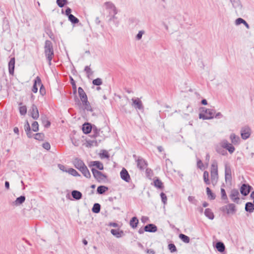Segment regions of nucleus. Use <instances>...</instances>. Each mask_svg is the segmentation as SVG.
I'll list each match as a JSON object with an SVG mask.
<instances>
[{
  "label": "nucleus",
  "mask_w": 254,
  "mask_h": 254,
  "mask_svg": "<svg viewBox=\"0 0 254 254\" xmlns=\"http://www.w3.org/2000/svg\"><path fill=\"white\" fill-rule=\"evenodd\" d=\"M206 193L208 196L209 199L211 200H214L215 198V195L209 189V188L207 187L206 189Z\"/></svg>",
  "instance_id": "obj_34"
},
{
  "label": "nucleus",
  "mask_w": 254,
  "mask_h": 254,
  "mask_svg": "<svg viewBox=\"0 0 254 254\" xmlns=\"http://www.w3.org/2000/svg\"><path fill=\"white\" fill-rule=\"evenodd\" d=\"M157 230V227L152 224H149L144 227V231L149 232H155Z\"/></svg>",
  "instance_id": "obj_21"
},
{
  "label": "nucleus",
  "mask_w": 254,
  "mask_h": 254,
  "mask_svg": "<svg viewBox=\"0 0 254 254\" xmlns=\"http://www.w3.org/2000/svg\"><path fill=\"white\" fill-rule=\"evenodd\" d=\"M69 174L72 175L73 176H79L80 175L79 173L74 169L70 168L67 171Z\"/></svg>",
  "instance_id": "obj_42"
},
{
  "label": "nucleus",
  "mask_w": 254,
  "mask_h": 254,
  "mask_svg": "<svg viewBox=\"0 0 254 254\" xmlns=\"http://www.w3.org/2000/svg\"><path fill=\"white\" fill-rule=\"evenodd\" d=\"M230 139L231 142V144H232L233 145H239L241 142V139L240 137L235 133H231L230 135Z\"/></svg>",
  "instance_id": "obj_12"
},
{
  "label": "nucleus",
  "mask_w": 254,
  "mask_h": 254,
  "mask_svg": "<svg viewBox=\"0 0 254 254\" xmlns=\"http://www.w3.org/2000/svg\"><path fill=\"white\" fill-rule=\"evenodd\" d=\"M221 196L222 198L223 199H226L227 198V195L225 192V190L224 189L221 188Z\"/></svg>",
  "instance_id": "obj_55"
},
{
  "label": "nucleus",
  "mask_w": 254,
  "mask_h": 254,
  "mask_svg": "<svg viewBox=\"0 0 254 254\" xmlns=\"http://www.w3.org/2000/svg\"><path fill=\"white\" fill-rule=\"evenodd\" d=\"M197 166L200 169H202L203 167V164L200 159L198 160L197 161Z\"/></svg>",
  "instance_id": "obj_57"
},
{
  "label": "nucleus",
  "mask_w": 254,
  "mask_h": 254,
  "mask_svg": "<svg viewBox=\"0 0 254 254\" xmlns=\"http://www.w3.org/2000/svg\"><path fill=\"white\" fill-rule=\"evenodd\" d=\"M111 233L113 235L118 238L122 237L124 235L123 231L118 229H112Z\"/></svg>",
  "instance_id": "obj_26"
},
{
  "label": "nucleus",
  "mask_w": 254,
  "mask_h": 254,
  "mask_svg": "<svg viewBox=\"0 0 254 254\" xmlns=\"http://www.w3.org/2000/svg\"><path fill=\"white\" fill-rule=\"evenodd\" d=\"M39 92L42 96H44L46 94L45 89L42 83H41V84L40 85Z\"/></svg>",
  "instance_id": "obj_53"
},
{
  "label": "nucleus",
  "mask_w": 254,
  "mask_h": 254,
  "mask_svg": "<svg viewBox=\"0 0 254 254\" xmlns=\"http://www.w3.org/2000/svg\"><path fill=\"white\" fill-rule=\"evenodd\" d=\"M68 20L72 23V24H76L79 22V20L77 18L75 17L72 14L69 15L68 17Z\"/></svg>",
  "instance_id": "obj_38"
},
{
  "label": "nucleus",
  "mask_w": 254,
  "mask_h": 254,
  "mask_svg": "<svg viewBox=\"0 0 254 254\" xmlns=\"http://www.w3.org/2000/svg\"><path fill=\"white\" fill-rule=\"evenodd\" d=\"M108 188L104 186H100L97 188V191L99 194H103L108 190Z\"/></svg>",
  "instance_id": "obj_36"
},
{
  "label": "nucleus",
  "mask_w": 254,
  "mask_h": 254,
  "mask_svg": "<svg viewBox=\"0 0 254 254\" xmlns=\"http://www.w3.org/2000/svg\"><path fill=\"white\" fill-rule=\"evenodd\" d=\"M100 156H101V158H109V154H108V152L106 150L103 151V152L102 153H101Z\"/></svg>",
  "instance_id": "obj_54"
},
{
  "label": "nucleus",
  "mask_w": 254,
  "mask_h": 254,
  "mask_svg": "<svg viewBox=\"0 0 254 254\" xmlns=\"http://www.w3.org/2000/svg\"><path fill=\"white\" fill-rule=\"evenodd\" d=\"M252 189V187L249 185L243 184L242 185L241 189L240 191L241 193L244 196L247 195L251 190Z\"/></svg>",
  "instance_id": "obj_15"
},
{
  "label": "nucleus",
  "mask_w": 254,
  "mask_h": 254,
  "mask_svg": "<svg viewBox=\"0 0 254 254\" xmlns=\"http://www.w3.org/2000/svg\"><path fill=\"white\" fill-rule=\"evenodd\" d=\"M25 197L24 196L21 195L17 197L13 203L15 205L18 206L22 204L25 201Z\"/></svg>",
  "instance_id": "obj_31"
},
{
  "label": "nucleus",
  "mask_w": 254,
  "mask_h": 254,
  "mask_svg": "<svg viewBox=\"0 0 254 254\" xmlns=\"http://www.w3.org/2000/svg\"><path fill=\"white\" fill-rule=\"evenodd\" d=\"M215 112L213 109L203 108L202 113L199 115L200 119L209 120L214 118Z\"/></svg>",
  "instance_id": "obj_4"
},
{
  "label": "nucleus",
  "mask_w": 254,
  "mask_h": 254,
  "mask_svg": "<svg viewBox=\"0 0 254 254\" xmlns=\"http://www.w3.org/2000/svg\"><path fill=\"white\" fill-rule=\"evenodd\" d=\"M70 83L72 85L73 88L74 89V92H76V91L75 82L72 77L70 78Z\"/></svg>",
  "instance_id": "obj_59"
},
{
  "label": "nucleus",
  "mask_w": 254,
  "mask_h": 254,
  "mask_svg": "<svg viewBox=\"0 0 254 254\" xmlns=\"http://www.w3.org/2000/svg\"><path fill=\"white\" fill-rule=\"evenodd\" d=\"M78 93L82 102L86 101L87 100H88L87 95L82 88L80 87H78Z\"/></svg>",
  "instance_id": "obj_19"
},
{
  "label": "nucleus",
  "mask_w": 254,
  "mask_h": 254,
  "mask_svg": "<svg viewBox=\"0 0 254 254\" xmlns=\"http://www.w3.org/2000/svg\"><path fill=\"white\" fill-rule=\"evenodd\" d=\"M131 100L132 101V106H133L135 108L138 110L143 109V107L142 102L139 98H132Z\"/></svg>",
  "instance_id": "obj_10"
},
{
  "label": "nucleus",
  "mask_w": 254,
  "mask_h": 254,
  "mask_svg": "<svg viewBox=\"0 0 254 254\" xmlns=\"http://www.w3.org/2000/svg\"><path fill=\"white\" fill-rule=\"evenodd\" d=\"M149 220V218L147 216H142L141 218V221L142 223H145Z\"/></svg>",
  "instance_id": "obj_61"
},
{
  "label": "nucleus",
  "mask_w": 254,
  "mask_h": 254,
  "mask_svg": "<svg viewBox=\"0 0 254 254\" xmlns=\"http://www.w3.org/2000/svg\"><path fill=\"white\" fill-rule=\"evenodd\" d=\"M215 149L217 153L223 156H226L228 154L227 150L230 154H232L235 150L234 146L226 139H223L216 144Z\"/></svg>",
  "instance_id": "obj_1"
},
{
  "label": "nucleus",
  "mask_w": 254,
  "mask_h": 254,
  "mask_svg": "<svg viewBox=\"0 0 254 254\" xmlns=\"http://www.w3.org/2000/svg\"><path fill=\"white\" fill-rule=\"evenodd\" d=\"M245 210L249 213H252L254 211V203L248 202L245 204Z\"/></svg>",
  "instance_id": "obj_25"
},
{
  "label": "nucleus",
  "mask_w": 254,
  "mask_h": 254,
  "mask_svg": "<svg viewBox=\"0 0 254 254\" xmlns=\"http://www.w3.org/2000/svg\"><path fill=\"white\" fill-rule=\"evenodd\" d=\"M179 238L183 241L184 242L186 243H189L190 241V238L183 234H181L179 235Z\"/></svg>",
  "instance_id": "obj_40"
},
{
  "label": "nucleus",
  "mask_w": 254,
  "mask_h": 254,
  "mask_svg": "<svg viewBox=\"0 0 254 254\" xmlns=\"http://www.w3.org/2000/svg\"><path fill=\"white\" fill-rule=\"evenodd\" d=\"M160 196L161 197L162 201L164 204H166L167 200V198L166 194L163 192H161L160 194Z\"/></svg>",
  "instance_id": "obj_51"
},
{
  "label": "nucleus",
  "mask_w": 254,
  "mask_h": 254,
  "mask_svg": "<svg viewBox=\"0 0 254 254\" xmlns=\"http://www.w3.org/2000/svg\"><path fill=\"white\" fill-rule=\"evenodd\" d=\"M215 116V117L216 118H218V119H220V118H222L223 117V115H222V114L220 113V112H218L217 113V114H216Z\"/></svg>",
  "instance_id": "obj_63"
},
{
  "label": "nucleus",
  "mask_w": 254,
  "mask_h": 254,
  "mask_svg": "<svg viewBox=\"0 0 254 254\" xmlns=\"http://www.w3.org/2000/svg\"><path fill=\"white\" fill-rule=\"evenodd\" d=\"M41 79L40 78L39 76H37L36 78L34 80V85L33 86V88L32 89V91L34 93H36L38 91V87L37 85L39 86H40L41 84Z\"/></svg>",
  "instance_id": "obj_18"
},
{
  "label": "nucleus",
  "mask_w": 254,
  "mask_h": 254,
  "mask_svg": "<svg viewBox=\"0 0 254 254\" xmlns=\"http://www.w3.org/2000/svg\"><path fill=\"white\" fill-rule=\"evenodd\" d=\"M66 2V0H57V3L60 7H63Z\"/></svg>",
  "instance_id": "obj_46"
},
{
  "label": "nucleus",
  "mask_w": 254,
  "mask_h": 254,
  "mask_svg": "<svg viewBox=\"0 0 254 254\" xmlns=\"http://www.w3.org/2000/svg\"><path fill=\"white\" fill-rule=\"evenodd\" d=\"M146 253L148 254H155L154 251L152 249H147L146 250Z\"/></svg>",
  "instance_id": "obj_64"
},
{
  "label": "nucleus",
  "mask_w": 254,
  "mask_h": 254,
  "mask_svg": "<svg viewBox=\"0 0 254 254\" xmlns=\"http://www.w3.org/2000/svg\"><path fill=\"white\" fill-rule=\"evenodd\" d=\"M211 182L213 186H215L218 181V166L216 161H214L211 165Z\"/></svg>",
  "instance_id": "obj_3"
},
{
  "label": "nucleus",
  "mask_w": 254,
  "mask_h": 254,
  "mask_svg": "<svg viewBox=\"0 0 254 254\" xmlns=\"http://www.w3.org/2000/svg\"><path fill=\"white\" fill-rule=\"evenodd\" d=\"M92 83L95 85L99 86L102 84V81L101 78H97L95 79H94L92 81Z\"/></svg>",
  "instance_id": "obj_47"
},
{
  "label": "nucleus",
  "mask_w": 254,
  "mask_h": 254,
  "mask_svg": "<svg viewBox=\"0 0 254 254\" xmlns=\"http://www.w3.org/2000/svg\"><path fill=\"white\" fill-rule=\"evenodd\" d=\"M233 7L236 10H241L242 8V5L240 0H230Z\"/></svg>",
  "instance_id": "obj_20"
},
{
  "label": "nucleus",
  "mask_w": 254,
  "mask_h": 254,
  "mask_svg": "<svg viewBox=\"0 0 254 254\" xmlns=\"http://www.w3.org/2000/svg\"><path fill=\"white\" fill-rule=\"evenodd\" d=\"M24 129L26 132V134L29 138H31L32 137V133L31 131V128L30 127V125L28 121L26 122V123L24 125Z\"/></svg>",
  "instance_id": "obj_27"
},
{
  "label": "nucleus",
  "mask_w": 254,
  "mask_h": 254,
  "mask_svg": "<svg viewBox=\"0 0 254 254\" xmlns=\"http://www.w3.org/2000/svg\"><path fill=\"white\" fill-rule=\"evenodd\" d=\"M72 196L76 200H79L81 198L82 194L78 190H73L71 191Z\"/></svg>",
  "instance_id": "obj_30"
},
{
  "label": "nucleus",
  "mask_w": 254,
  "mask_h": 254,
  "mask_svg": "<svg viewBox=\"0 0 254 254\" xmlns=\"http://www.w3.org/2000/svg\"><path fill=\"white\" fill-rule=\"evenodd\" d=\"M91 128L92 127L90 124H84L83 125L82 130L84 133L87 134L90 132V131H91Z\"/></svg>",
  "instance_id": "obj_29"
},
{
  "label": "nucleus",
  "mask_w": 254,
  "mask_h": 254,
  "mask_svg": "<svg viewBox=\"0 0 254 254\" xmlns=\"http://www.w3.org/2000/svg\"><path fill=\"white\" fill-rule=\"evenodd\" d=\"M89 166H95L96 168L100 170H102L104 169L103 164L98 161H92L90 162L89 164Z\"/></svg>",
  "instance_id": "obj_24"
},
{
  "label": "nucleus",
  "mask_w": 254,
  "mask_h": 254,
  "mask_svg": "<svg viewBox=\"0 0 254 254\" xmlns=\"http://www.w3.org/2000/svg\"><path fill=\"white\" fill-rule=\"evenodd\" d=\"M71 11V9H70V8H69V7H67V8L66 9L65 12V14H66V15H67V16H68V17L69 16V15L71 14L70 13Z\"/></svg>",
  "instance_id": "obj_62"
},
{
  "label": "nucleus",
  "mask_w": 254,
  "mask_h": 254,
  "mask_svg": "<svg viewBox=\"0 0 254 254\" xmlns=\"http://www.w3.org/2000/svg\"><path fill=\"white\" fill-rule=\"evenodd\" d=\"M82 104L84 107V109L88 111L92 112V108L90 106L89 102L88 101V100L86 101H84L82 102Z\"/></svg>",
  "instance_id": "obj_37"
},
{
  "label": "nucleus",
  "mask_w": 254,
  "mask_h": 254,
  "mask_svg": "<svg viewBox=\"0 0 254 254\" xmlns=\"http://www.w3.org/2000/svg\"><path fill=\"white\" fill-rule=\"evenodd\" d=\"M245 22V20L242 18H238L235 20V24L236 25H239L241 24H244Z\"/></svg>",
  "instance_id": "obj_52"
},
{
  "label": "nucleus",
  "mask_w": 254,
  "mask_h": 254,
  "mask_svg": "<svg viewBox=\"0 0 254 254\" xmlns=\"http://www.w3.org/2000/svg\"><path fill=\"white\" fill-rule=\"evenodd\" d=\"M138 223V220L136 217H132L129 222L130 226L132 228H135L137 227Z\"/></svg>",
  "instance_id": "obj_33"
},
{
  "label": "nucleus",
  "mask_w": 254,
  "mask_h": 254,
  "mask_svg": "<svg viewBox=\"0 0 254 254\" xmlns=\"http://www.w3.org/2000/svg\"><path fill=\"white\" fill-rule=\"evenodd\" d=\"M30 114L32 118L34 120H37L39 118V111L37 106L33 104L31 106V108L30 110Z\"/></svg>",
  "instance_id": "obj_8"
},
{
  "label": "nucleus",
  "mask_w": 254,
  "mask_h": 254,
  "mask_svg": "<svg viewBox=\"0 0 254 254\" xmlns=\"http://www.w3.org/2000/svg\"><path fill=\"white\" fill-rule=\"evenodd\" d=\"M145 33L144 30H140L138 32L135 36V39L137 40H140L142 38V35Z\"/></svg>",
  "instance_id": "obj_48"
},
{
  "label": "nucleus",
  "mask_w": 254,
  "mask_h": 254,
  "mask_svg": "<svg viewBox=\"0 0 254 254\" xmlns=\"http://www.w3.org/2000/svg\"><path fill=\"white\" fill-rule=\"evenodd\" d=\"M239 192L237 190H232L231 191L230 197L231 199L235 202H238L239 200Z\"/></svg>",
  "instance_id": "obj_16"
},
{
  "label": "nucleus",
  "mask_w": 254,
  "mask_h": 254,
  "mask_svg": "<svg viewBox=\"0 0 254 254\" xmlns=\"http://www.w3.org/2000/svg\"><path fill=\"white\" fill-rule=\"evenodd\" d=\"M225 178L226 182L230 181L232 179L231 167L227 164L225 166Z\"/></svg>",
  "instance_id": "obj_14"
},
{
  "label": "nucleus",
  "mask_w": 254,
  "mask_h": 254,
  "mask_svg": "<svg viewBox=\"0 0 254 254\" xmlns=\"http://www.w3.org/2000/svg\"><path fill=\"white\" fill-rule=\"evenodd\" d=\"M133 158L136 162L137 167L140 170H144L147 166V162L142 157L136 156L135 155H133Z\"/></svg>",
  "instance_id": "obj_5"
},
{
  "label": "nucleus",
  "mask_w": 254,
  "mask_h": 254,
  "mask_svg": "<svg viewBox=\"0 0 254 254\" xmlns=\"http://www.w3.org/2000/svg\"><path fill=\"white\" fill-rule=\"evenodd\" d=\"M204 215L206 217H207L208 219L210 220H213L214 218V215L213 213L212 212L211 210L209 208H206L204 211Z\"/></svg>",
  "instance_id": "obj_28"
},
{
  "label": "nucleus",
  "mask_w": 254,
  "mask_h": 254,
  "mask_svg": "<svg viewBox=\"0 0 254 254\" xmlns=\"http://www.w3.org/2000/svg\"><path fill=\"white\" fill-rule=\"evenodd\" d=\"M101 206L99 203H95L92 208V211L95 213H98L100 211Z\"/></svg>",
  "instance_id": "obj_39"
},
{
  "label": "nucleus",
  "mask_w": 254,
  "mask_h": 254,
  "mask_svg": "<svg viewBox=\"0 0 254 254\" xmlns=\"http://www.w3.org/2000/svg\"><path fill=\"white\" fill-rule=\"evenodd\" d=\"M203 179L204 183L208 185L210 184V182L209 179V173L207 171H205L203 172Z\"/></svg>",
  "instance_id": "obj_35"
},
{
  "label": "nucleus",
  "mask_w": 254,
  "mask_h": 254,
  "mask_svg": "<svg viewBox=\"0 0 254 254\" xmlns=\"http://www.w3.org/2000/svg\"><path fill=\"white\" fill-rule=\"evenodd\" d=\"M188 200L193 204H195L196 202V200L195 199V197L193 196H189L188 197Z\"/></svg>",
  "instance_id": "obj_56"
},
{
  "label": "nucleus",
  "mask_w": 254,
  "mask_h": 254,
  "mask_svg": "<svg viewBox=\"0 0 254 254\" xmlns=\"http://www.w3.org/2000/svg\"><path fill=\"white\" fill-rule=\"evenodd\" d=\"M221 210L225 211L227 214H233L236 211V206L233 203H230L221 208Z\"/></svg>",
  "instance_id": "obj_7"
},
{
  "label": "nucleus",
  "mask_w": 254,
  "mask_h": 254,
  "mask_svg": "<svg viewBox=\"0 0 254 254\" xmlns=\"http://www.w3.org/2000/svg\"><path fill=\"white\" fill-rule=\"evenodd\" d=\"M216 248L218 251L222 253L225 251V247L224 244L221 242H217L216 244Z\"/></svg>",
  "instance_id": "obj_32"
},
{
  "label": "nucleus",
  "mask_w": 254,
  "mask_h": 254,
  "mask_svg": "<svg viewBox=\"0 0 254 254\" xmlns=\"http://www.w3.org/2000/svg\"><path fill=\"white\" fill-rule=\"evenodd\" d=\"M91 171L94 178L97 181L101 182L106 180V176L101 172L98 171L95 168H92Z\"/></svg>",
  "instance_id": "obj_6"
},
{
  "label": "nucleus",
  "mask_w": 254,
  "mask_h": 254,
  "mask_svg": "<svg viewBox=\"0 0 254 254\" xmlns=\"http://www.w3.org/2000/svg\"><path fill=\"white\" fill-rule=\"evenodd\" d=\"M104 6L106 9L111 10L115 14L117 13V10L115 4L111 1H107L104 3Z\"/></svg>",
  "instance_id": "obj_11"
},
{
  "label": "nucleus",
  "mask_w": 254,
  "mask_h": 254,
  "mask_svg": "<svg viewBox=\"0 0 254 254\" xmlns=\"http://www.w3.org/2000/svg\"><path fill=\"white\" fill-rule=\"evenodd\" d=\"M168 249L171 253H174L177 251L176 247L174 244H169Z\"/></svg>",
  "instance_id": "obj_49"
},
{
  "label": "nucleus",
  "mask_w": 254,
  "mask_h": 254,
  "mask_svg": "<svg viewBox=\"0 0 254 254\" xmlns=\"http://www.w3.org/2000/svg\"><path fill=\"white\" fill-rule=\"evenodd\" d=\"M154 186L158 188L162 189L163 187V183L159 179H157L154 181Z\"/></svg>",
  "instance_id": "obj_41"
},
{
  "label": "nucleus",
  "mask_w": 254,
  "mask_h": 254,
  "mask_svg": "<svg viewBox=\"0 0 254 254\" xmlns=\"http://www.w3.org/2000/svg\"><path fill=\"white\" fill-rule=\"evenodd\" d=\"M121 178L126 182H129L130 180V176L125 168H123L120 172Z\"/></svg>",
  "instance_id": "obj_13"
},
{
  "label": "nucleus",
  "mask_w": 254,
  "mask_h": 254,
  "mask_svg": "<svg viewBox=\"0 0 254 254\" xmlns=\"http://www.w3.org/2000/svg\"><path fill=\"white\" fill-rule=\"evenodd\" d=\"M43 147L45 149L48 150L50 149L51 146L49 143L48 142H45L43 144Z\"/></svg>",
  "instance_id": "obj_58"
},
{
  "label": "nucleus",
  "mask_w": 254,
  "mask_h": 254,
  "mask_svg": "<svg viewBox=\"0 0 254 254\" xmlns=\"http://www.w3.org/2000/svg\"><path fill=\"white\" fill-rule=\"evenodd\" d=\"M44 48L45 56L48 61L49 64L50 65L54 56V50L52 42L49 40H46Z\"/></svg>",
  "instance_id": "obj_2"
},
{
  "label": "nucleus",
  "mask_w": 254,
  "mask_h": 254,
  "mask_svg": "<svg viewBox=\"0 0 254 254\" xmlns=\"http://www.w3.org/2000/svg\"><path fill=\"white\" fill-rule=\"evenodd\" d=\"M32 130L34 132L38 131L39 130V125L37 122L34 121L32 124Z\"/></svg>",
  "instance_id": "obj_44"
},
{
  "label": "nucleus",
  "mask_w": 254,
  "mask_h": 254,
  "mask_svg": "<svg viewBox=\"0 0 254 254\" xmlns=\"http://www.w3.org/2000/svg\"><path fill=\"white\" fill-rule=\"evenodd\" d=\"M15 67V58H12L8 63V72L10 75H13Z\"/></svg>",
  "instance_id": "obj_17"
},
{
  "label": "nucleus",
  "mask_w": 254,
  "mask_h": 254,
  "mask_svg": "<svg viewBox=\"0 0 254 254\" xmlns=\"http://www.w3.org/2000/svg\"><path fill=\"white\" fill-rule=\"evenodd\" d=\"M44 134L42 133H38L34 134V138L39 140H43L44 138Z\"/></svg>",
  "instance_id": "obj_45"
},
{
  "label": "nucleus",
  "mask_w": 254,
  "mask_h": 254,
  "mask_svg": "<svg viewBox=\"0 0 254 254\" xmlns=\"http://www.w3.org/2000/svg\"><path fill=\"white\" fill-rule=\"evenodd\" d=\"M251 135V129L248 127H243L241 130V135L243 139H247Z\"/></svg>",
  "instance_id": "obj_9"
},
{
  "label": "nucleus",
  "mask_w": 254,
  "mask_h": 254,
  "mask_svg": "<svg viewBox=\"0 0 254 254\" xmlns=\"http://www.w3.org/2000/svg\"><path fill=\"white\" fill-rule=\"evenodd\" d=\"M58 167L59 168L62 170V171L63 172H67V170H66L65 168V167L64 165H62V164H59L58 165Z\"/></svg>",
  "instance_id": "obj_60"
},
{
  "label": "nucleus",
  "mask_w": 254,
  "mask_h": 254,
  "mask_svg": "<svg viewBox=\"0 0 254 254\" xmlns=\"http://www.w3.org/2000/svg\"><path fill=\"white\" fill-rule=\"evenodd\" d=\"M73 164L75 167L79 170L83 166L85 165L84 163L82 160L78 158H75L73 161Z\"/></svg>",
  "instance_id": "obj_23"
},
{
  "label": "nucleus",
  "mask_w": 254,
  "mask_h": 254,
  "mask_svg": "<svg viewBox=\"0 0 254 254\" xmlns=\"http://www.w3.org/2000/svg\"><path fill=\"white\" fill-rule=\"evenodd\" d=\"M84 71L86 72L88 76L92 74L93 72L89 66H86L85 67Z\"/></svg>",
  "instance_id": "obj_50"
},
{
  "label": "nucleus",
  "mask_w": 254,
  "mask_h": 254,
  "mask_svg": "<svg viewBox=\"0 0 254 254\" xmlns=\"http://www.w3.org/2000/svg\"><path fill=\"white\" fill-rule=\"evenodd\" d=\"M79 170L82 173L83 175L85 177L87 178H90L91 177L90 173L89 172L87 167L85 165L82 167H81L80 169H79Z\"/></svg>",
  "instance_id": "obj_22"
},
{
  "label": "nucleus",
  "mask_w": 254,
  "mask_h": 254,
  "mask_svg": "<svg viewBox=\"0 0 254 254\" xmlns=\"http://www.w3.org/2000/svg\"><path fill=\"white\" fill-rule=\"evenodd\" d=\"M19 113L21 115L24 116L27 113V108L26 106H20L19 108Z\"/></svg>",
  "instance_id": "obj_43"
}]
</instances>
